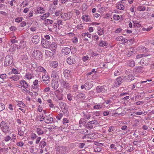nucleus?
I'll use <instances>...</instances> for the list:
<instances>
[{
    "label": "nucleus",
    "instance_id": "5fc2aeb1",
    "mask_svg": "<svg viewBox=\"0 0 154 154\" xmlns=\"http://www.w3.org/2000/svg\"><path fill=\"white\" fill-rule=\"evenodd\" d=\"M63 115L62 113H59L58 115L56 117V118L58 120H60L62 117L63 116Z\"/></svg>",
    "mask_w": 154,
    "mask_h": 154
},
{
    "label": "nucleus",
    "instance_id": "bf43d9fd",
    "mask_svg": "<svg viewBox=\"0 0 154 154\" xmlns=\"http://www.w3.org/2000/svg\"><path fill=\"white\" fill-rule=\"evenodd\" d=\"M94 151L95 152H100L101 151V148L97 146L95 149Z\"/></svg>",
    "mask_w": 154,
    "mask_h": 154
},
{
    "label": "nucleus",
    "instance_id": "6e6552de",
    "mask_svg": "<svg viewBox=\"0 0 154 154\" xmlns=\"http://www.w3.org/2000/svg\"><path fill=\"white\" fill-rule=\"evenodd\" d=\"M42 44L43 47L46 48L49 47L50 43L46 39H43L42 40Z\"/></svg>",
    "mask_w": 154,
    "mask_h": 154
},
{
    "label": "nucleus",
    "instance_id": "72a5a7b5",
    "mask_svg": "<svg viewBox=\"0 0 154 154\" xmlns=\"http://www.w3.org/2000/svg\"><path fill=\"white\" fill-rule=\"evenodd\" d=\"M125 73L127 75L126 76H128L131 75V74H133V72L132 70L130 69L127 70L125 72Z\"/></svg>",
    "mask_w": 154,
    "mask_h": 154
},
{
    "label": "nucleus",
    "instance_id": "3c124183",
    "mask_svg": "<svg viewBox=\"0 0 154 154\" xmlns=\"http://www.w3.org/2000/svg\"><path fill=\"white\" fill-rule=\"evenodd\" d=\"M124 38L122 36H119L116 38V40L117 41H123Z\"/></svg>",
    "mask_w": 154,
    "mask_h": 154
},
{
    "label": "nucleus",
    "instance_id": "79ce46f5",
    "mask_svg": "<svg viewBox=\"0 0 154 154\" xmlns=\"http://www.w3.org/2000/svg\"><path fill=\"white\" fill-rule=\"evenodd\" d=\"M145 9L146 8L143 6H139L137 8V10L140 11H144Z\"/></svg>",
    "mask_w": 154,
    "mask_h": 154
},
{
    "label": "nucleus",
    "instance_id": "a19ab883",
    "mask_svg": "<svg viewBox=\"0 0 154 154\" xmlns=\"http://www.w3.org/2000/svg\"><path fill=\"white\" fill-rule=\"evenodd\" d=\"M42 79L43 81H48L49 79V77L47 75H45L42 76Z\"/></svg>",
    "mask_w": 154,
    "mask_h": 154
},
{
    "label": "nucleus",
    "instance_id": "f8f14e48",
    "mask_svg": "<svg viewBox=\"0 0 154 154\" xmlns=\"http://www.w3.org/2000/svg\"><path fill=\"white\" fill-rule=\"evenodd\" d=\"M51 86L54 89H56L59 86L58 81L55 80H52L51 82Z\"/></svg>",
    "mask_w": 154,
    "mask_h": 154
},
{
    "label": "nucleus",
    "instance_id": "69168bd1",
    "mask_svg": "<svg viewBox=\"0 0 154 154\" xmlns=\"http://www.w3.org/2000/svg\"><path fill=\"white\" fill-rule=\"evenodd\" d=\"M114 130V127L110 126L109 127L108 131L109 132H111L113 131Z\"/></svg>",
    "mask_w": 154,
    "mask_h": 154
},
{
    "label": "nucleus",
    "instance_id": "39448f33",
    "mask_svg": "<svg viewBox=\"0 0 154 154\" xmlns=\"http://www.w3.org/2000/svg\"><path fill=\"white\" fill-rule=\"evenodd\" d=\"M96 89L97 93H103L107 90V88L105 86H98L96 87Z\"/></svg>",
    "mask_w": 154,
    "mask_h": 154
},
{
    "label": "nucleus",
    "instance_id": "680f3d73",
    "mask_svg": "<svg viewBox=\"0 0 154 154\" xmlns=\"http://www.w3.org/2000/svg\"><path fill=\"white\" fill-rule=\"evenodd\" d=\"M89 58V57L88 55H87L85 56H84L82 58L83 61H86L88 60Z\"/></svg>",
    "mask_w": 154,
    "mask_h": 154
},
{
    "label": "nucleus",
    "instance_id": "e433bc0d",
    "mask_svg": "<svg viewBox=\"0 0 154 154\" xmlns=\"http://www.w3.org/2000/svg\"><path fill=\"white\" fill-rule=\"evenodd\" d=\"M77 97L79 99H85V96L84 94L80 93L77 95Z\"/></svg>",
    "mask_w": 154,
    "mask_h": 154
},
{
    "label": "nucleus",
    "instance_id": "0eeeda50",
    "mask_svg": "<svg viewBox=\"0 0 154 154\" xmlns=\"http://www.w3.org/2000/svg\"><path fill=\"white\" fill-rule=\"evenodd\" d=\"M122 80L121 77H119L114 81V86L115 87H118L119 85L122 83Z\"/></svg>",
    "mask_w": 154,
    "mask_h": 154
},
{
    "label": "nucleus",
    "instance_id": "8fccbe9b",
    "mask_svg": "<svg viewBox=\"0 0 154 154\" xmlns=\"http://www.w3.org/2000/svg\"><path fill=\"white\" fill-rule=\"evenodd\" d=\"M22 18L21 17H19L15 19V21L16 22L19 23L22 21Z\"/></svg>",
    "mask_w": 154,
    "mask_h": 154
},
{
    "label": "nucleus",
    "instance_id": "6ab92c4d",
    "mask_svg": "<svg viewBox=\"0 0 154 154\" xmlns=\"http://www.w3.org/2000/svg\"><path fill=\"white\" fill-rule=\"evenodd\" d=\"M51 77L53 78V79H58V75L55 71H52L51 74Z\"/></svg>",
    "mask_w": 154,
    "mask_h": 154
},
{
    "label": "nucleus",
    "instance_id": "774afa93",
    "mask_svg": "<svg viewBox=\"0 0 154 154\" xmlns=\"http://www.w3.org/2000/svg\"><path fill=\"white\" fill-rule=\"evenodd\" d=\"M67 97L68 99L70 101H71L72 100V97L71 95L70 94H69L67 95Z\"/></svg>",
    "mask_w": 154,
    "mask_h": 154
},
{
    "label": "nucleus",
    "instance_id": "7c9ffc66",
    "mask_svg": "<svg viewBox=\"0 0 154 154\" xmlns=\"http://www.w3.org/2000/svg\"><path fill=\"white\" fill-rule=\"evenodd\" d=\"M135 62L133 60H131L128 61V65L132 67H134L135 66Z\"/></svg>",
    "mask_w": 154,
    "mask_h": 154
},
{
    "label": "nucleus",
    "instance_id": "ea45409f",
    "mask_svg": "<svg viewBox=\"0 0 154 154\" xmlns=\"http://www.w3.org/2000/svg\"><path fill=\"white\" fill-rule=\"evenodd\" d=\"M36 131L37 134L39 135L42 134L44 133L43 130L40 128H37Z\"/></svg>",
    "mask_w": 154,
    "mask_h": 154
},
{
    "label": "nucleus",
    "instance_id": "4c0bfd02",
    "mask_svg": "<svg viewBox=\"0 0 154 154\" xmlns=\"http://www.w3.org/2000/svg\"><path fill=\"white\" fill-rule=\"evenodd\" d=\"M58 63L56 62L55 61H53L51 64V66L54 68H55L57 67L58 66Z\"/></svg>",
    "mask_w": 154,
    "mask_h": 154
},
{
    "label": "nucleus",
    "instance_id": "a878e982",
    "mask_svg": "<svg viewBox=\"0 0 154 154\" xmlns=\"http://www.w3.org/2000/svg\"><path fill=\"white\" fill-rule=\"evenodd\" d=\"M20 83L22 85V87L24 88H26L28 87V85L25 81H21L20 82Z\"/></svg>",
    "mask_w": 154,
    "mask_h": 154
},
{
    "label": "nucleus",
    "instance_id": "ddd939ff",
    "mask_svg": "<svg viewBox=\"0 0 154 154\" xmlns=\"http://www.w3.org/2000/svg\"><path fill=\"white\" fill-rule=\"evenodd\" d=\"M40 39V37L39 36L35 35L32 38V41L33 42L37 44L39 42Z\"/></svg>",
    "mask_w": 154,
    "mask_h": 154
},
{
    "label": "nucleus",
    "instance_id": "de8ad7c7",
    "mask_svg": "<svg viewBox=\"0 0 154 154\" xmlns=\"http://www.w3.org/2000/svg\"><path fill=\"white\" fill-rule=\"evenodd\" d=\"M47 101L48 103H50V104H49V106L50 107H53V106H54V105L53 103H51L52 100H51V99L48 100H47Z\"/></svg>",
    "mask_w": 154,
    "mask_h": 154
},
{
    "label": "nucleus",
    "instance_id": "dca6fc26",
    "mask_svg": "<svg viewBox=\"0 0 154 154\" xmlns=\"http://www.w3.org/2000/svg\"><path fill=\"white\" fill-rule=\"evenodd\" d=\"M60 92V91L58 90L56 91L55 92V94L57 98V99L59 100H62L63 99V94H59L58 95L56 93L57 92Z\"/></svg>",
    "mask_w": 154,
    "mask_h": 154
},
{
    "label": "nucleus",
    "instance_id": "cd10ccee",
    "mask_svg": "<svg viewBox=\"0 0 154 154\" xmlns=\"http://www.w3.org/2000/svg\"><path fill=\"white\" fill-rule=\"evenodd\" d=\"M11 79H13L15 81H17L19 79V76L16 75H15L14 76L10 78Z\"/></svg>",
    "mask_w": 154,
    "mask_h": 154
},
{
    "label": "nucleus",
    "instance_id": "4d7b16f0",
    "mask_svg": "<svg viewBox=\"0 0 154 154\" xmlns=\"http://www.w3.org/2000/svg\"><path fill=\"white\" fill-rule=\"evenodd\" d=\"M98 35H101L103 34V30L100 29L98 30Z\"/></svg>",
    "mask_w": 154,
    "mask_h": 154
},
{
    "label": "nucleus",
    "instance_id": "864d4df0",
    "mask_svg": "<svg viewBox=\"0 0 154 154\" xmlns=\"http://www.w3.org/2000/svg\"><path fill=\"white\" fill-rule=\"evenodd\" d=\"M56 22L57 23V24H58V25L60 27V25H62V21L61 20H57L56 21Z\"/></svg>",
    "mask_w": 154,
    "mask_h": 154
},
{
    "label": "nucleus",
    "instance_id": "13d9d810",
    "mask_svg": "<svg viewBox=\"0 0 154 154\" xmlns=\"http://www.w3.org/2000/svg\"><path fill=\"white\" fill-rule=\"evenodd\" d=\"M84 116L85 118L87 119H89L91 117V115L89 113H88L87 114H84Z\"/></svg>",
    "mask_w": 154,
    "mask_h": 154
},
{
    "label": "nucleus",
    "instance_id": "20e7f679",
    "mask_svg": "<svg viewBox=\"0 0 154 154\" xmlns=\"http://www.w3.org/2000/svg\"><path fill=\"white\" fill-rule=\"evenodd\" d=\"M150 59L146 56L143 58L140 62V64L143 66H147L149 64V61Z\"/></svg>",
    "mask_w": 154,
    "mask_h": 154
},
{
    "label": "nucleus",
    "instance_id": "c9c22d12",
    "mask_svg": "<svg viewBox=\"0 0 154 154\" xmlns=\"http://www.w3.org/2000/svg\"><path fill=\"white\" fill-rule=\"evenodd\" d=\"M117 8L118 9L120 10H123L125 8L124 5L122 4H118L117 5Z\"/></svg>",
    "mask_w": 154,
    "mask_h": 154
},
{
    "label": "nucleus",
    "instance_id": "a211bd4d",
    "mask_svg": "<svg viewBox=\"0 0 154 154\" xmlns=\"http://www.w3.org/2000/svg\"><path fill=\"white\" fill-rule=\"evenodd\" d=\"M82 20L86 22L91 21V18L88 15H84L82 16Z\"/></svg>",
    "mask_w": 154,
    "mask_h": 154
},
{
    "label": "nucleus",
    "instance_id": "f3484780",
    "mask_svg": "<svg viewBox=\"0 0 154 154\" xmlns=\"http://www.w3.org/2000/svg\"><path fill=\"white\" fill-rule=\"evenodd\" d=\"M25 128L24 127H21L20 128L18 131V134L20 136L23 135L24 132L25 131Z\"/></svg>",
    "mask_w": 154,
    "mask_h": 154
},
{
    "label": "nucleus",
    "instance_id": "f257e3e1",
    "mask_svg": "<svg viewBox=\"0 0 154 154\" xmlns=\"http://www.w3.org/2000/svg\"><path fill=\"white\" fill-rule=\"evenodd\" d=\"M1 130L5 133H7L10 131L9 125L8 124L5 122L2 121L0 124Z\"/></svg>",
    "mask_w": 154,
    "mask_h": 154
},
{
    "label": "nucleus",
    "instance_id": "4be33fe9",
    "mask_svg": "<svg viewBox=\"0 0 154 154\" xmlns=\"http://www.w3.org/2000/svg\"><path fill=\"white\" fill-rule=\"evenodd\" d=\"M60 28V27L58 25V24H57V22H55L54 23L53 26L52 27H48V29L49 31H52V29H53L54 28H58L59 29Z\"/></svg>",
    "mask_w": 154,
    "mask_h": 154
},
{
    "label": "nucleus",
    "instance_id": "393cba45",
    "mask_svg": "<svg viewBox=\"0 0 154 154\" xmlns=\"http://www.w3.org/2000/svg\"><path fill=\"white\" fill-rule=\"evenodd\" d=\"M53 23V21L51 20L47 19H45V24L46 26L47 25L52 24Z\"/></svg>",
    "mask_w": 154,
    "mask_h": 154
},
{
    "label": "nucleus",
    "instance_id": "e2e57ef3",
    "mask_svg": "<svg viewBox=\"0 0 154 154\" xmlns=\"http://www.w3.org/2000/svg\"><path fill=\"white\" fill-rule=\"evenodd\" d=\"M11 139V137L9 136H7L5 137V140L7 142L9 140Z\"/></svg>",
    "mask_w": 154,
    "mask_h": 154
},
{
    "label": "nucleus",
    "instance_id": "0e129e2a",
    "mask_svg": "<svg viewBox=\"0 0 154 154\" xmlns=\"http://www.w3.org/2000/svg\"><path fill=\"white\" fill-rule=\"evenodd\" d=\"M121 129L122 130L126 131L128 129V127L126 125H124L122 127Z\"/></svg>",
    "mask_w": 154,
    "mask_h": 154
},
{
    "label": "nucleus",
    "instance_id": "37998d69",
    "mask_svg": "<svg viewBox=\"0 0 154 154\" xmlns=\"http://www.w3.org/2000/svg\"><path fill=\"white\" fill-rule=\"evenodd\" d=\"M122 72L120 69H118L114 72V75L115 76H117L121 73Z\"/></svg>",
    "mask_w": 154,
    "mask_h": 154
},
{
    "label": "nucleus",
    "instance_id": "7ed1b4c3",
    "mask_svg": "<svg viewBox=\"0 0 154 154\" xmlns=\"http://www.w3.org/2000/svg\"><path fill=\"white\" fill-rule=\"evenodd\" d=\"M13 61V57L9 55L6 56L5 60V65L6 66H8L11 65Z\"/></svg>",
    "mask_w": 154,
    "mask_h": 154
},
{
    "label": "nucleus",
    "instance_id": "473e14b6",
    "mask_svg": "<svg viewBox=\"0 0 154 154\" xmlns=\"http://www.w3.org/2000/svg\"><path fill=\"white\" fill-rule=\"evenodd\" d=\"M64 17L63 18L65 20H68V19H70V14L68 13H65L64 14Z\"/></svg>",
    "mask_w": 154,
    "mask_h": 154
},
{
    "label": "nucleus",
    "instance_id": "aec40b11",
    "mask_svg": "<svg viewBox=\"0 0 154 154\" xmlns=\"http://www.w3.org/2000/svg\"><path fill=\"white\" fill-rule=\"evenodd\" d=\"M50 47L51 50H53L54 52H55L57 48V44L56 43L53 42L51 44Z\"/></svg>",
    "mask_w": 154,
    "mask_h": 154
},
{
    "label": "nucleus",
    "instance_id": "f704fd0d",
    "mask_svg": "<svg viewBox=\"0 0 154 154\" xmlns=\"http://www.w3.org/2000/svg\"><path fill=\"white\" fill-rule=\"evenodd\" d=\"M37 12L38 13L42 14L45 12L44 9L42 7H39L37 8Z\"/></svg>",
    "mask_w": 154,
    "mask_h": 154
},
{
    "label": "nucleus",
    "instance_id": "58836bf2",
    "mask_svg": "<svg viewBox=\"0 0 154 154\" xmlns=\"http://www.w3.org/2000/svg\"><path fill=\"white\" fill-rule=\"evenodd\" d=\"M108 44L106 42L104 41H101L99 44V45L100 46L104 47L107 45Z\"/></svg>",
    "mask_w": 154,
    "mask_h": 154
},
{
    "label": "nucleus",
    "instance_id": "2f4dec72",
    "mask_svg": "<svg viewBox=\"0 0 154 154\" xmlns=\"http://www.w3.org/2000/svg\"><path fill=\"white\" fill-rule=\"evenodd\" d=\"M6 77V75L5 74H3L0 75V78L1 80L0 82H3L4 79Z\"/></svg>",
    "mask_w": 154,
    "mask_h": 154
},
{
    "label": "nucleus",
    "instance_id": "c85d7f7f",
    "mask_svg": "<svg viewBox=\"0 0 154 154\" xmlns=\"http://www.w3.org/2000/svg\"><path fill=\"white\" fill-rule=\"evenodd\" d=\"M105 107V106L103 104L101 105L100 104H97V105L94 106L93 108L94 109H101Z\"/></svg>",
    "mask_w": 154,
    "mask_h": 154
},
{
    "label": "nucleus",
    "instance_id": "423d86ee",
    "mask_svg": "<svg viewBox=\"0 0 154 154\" xmlns=\"http://www.w3.org/2000/svg\"><path fill=\"white\" fill-rule=\"evenodd\" d=\"M62 86L65 88L69 89L70 88L69 83L66 80L61 79L60 81Z\"/></svg>",
    "mask_w": 154,
    "mask_h": 154
},
{
    "label": "nucleus",
    "instance_id": "603ef678",
    "mask_svg": "<svg viewBox=\"0 0 154 154\" xmlns=\"http://www.w3.org/2000/svg\"><path fill=\"white\" fill-rule=\"evenodd\" d=\"M69 122V120L67 118H64L63 120V124L68 123Z\"/></svg>",
    "mask_w": 154,
    "mask_h": 154
},
{
    "label": "nucleus",
    "instance_id": "b1692460",
    "mask_svg": "<svg viewBox=\"0 0 154 154\" xmlns=\"http://www.w3.org/2000/svg\"><path fill=\"white\" fill-rule=\"evenodd\" d=\"M37 71L38 72H43L44 73H45L46 72L45 69L41 66L38 67L37 69Z\"/></svg>",
    "mask_w": 154,
    "mask_h": 154
},
{
    "label": "nucleus",
    "instance_id": "412c9836",
    "mask_svg": "<svg viewBox=\"0 0 154 154\" xmlns=\"http://www.w3.org/2000/svg\"><path fill=\"white\" fill-rule=\"evenodd\" d=\"M70 71L67 69L65 70L63 72L65 78L69 77L70 75Z\"/></svg>",
    "mask_w": 154,
    "mask_h": 154
},
{
    "label": "nucleus",
    "instance_id": "338daca9",
    "mask_svg": "<svg viewBox=\"0 0 154 154\" xmlns=\"http://www.w3.org/2000/svg\"><path fill=\"white\" fill-rule=\"evenodd\" d=\"M60 14V11L58 10L57 11L55 12V14L56 16H58Z\"/></svg>",
    "mask_w": 154,
    "mask_h": 154
},
{
    "label": "nucleus",
    "instance_id": "1a4fd4ad",
    "mask_svg": "<svg viewBox=\"0 0 154 154\" xmlns=\"http://www.w3.org/2000/svg\"><path fill=\"white\" fill-rule=\"evenodd\" d=\"M71 51V49L68 48L64 47L62 49V54L64 55H67Z\"/></svg>",
    "mask_w": 154,
    "mask_h": 154
},
{
    "label": "nucleus",
    "instance_id": "052dcab7",
    "mask_svg": "<svg viewBox=\"0 0 154 154\" xmlns=\"http://www.w3.org/2000/svg\"><path fill=\"white\" fill-rule=\"evenodd\" d=\"M60 106H61V107H63L65 108L66 104L62 102H60L59 103Z\"/></svg>",
    "mask_w": 154,
    "mask_h": 154
},
{
    "label": "nucleus",
    "instance_id": "6e6d98bb",
    "mask_svg": "<svg viewBox=\"0 0 154 154\" xmlns=\"http://www.w3.org/2000/svg\"><path fill=\"white\" fill-rule=\"evenodd\" d=\"M85 119H81L79 121V123L80 125H83L85 122Z\"/></svg>",
    "mask_w": 154,
    "mask_h": 154
},
{
    "label": "nucleus",
    "instance_id": "bb28decb",
    "mask_svg": "<svg viewBox=\"0 0 154 154\" xmlns=\"http://www.w3.org/2000/svg\"><path fill=\"white\" fill-rule=\"evenodd\" d=\"M26 78L28 79H30L33 78V75L30 72H27L26 75Z\"/></svg>",
    "mask_w": 154,
    "mask_h": 154
},
{
    "label": "nucleus",
    "instance_id": "f03ea898",
    "mask_svg": "<svg viewBox=\"0 0 154 154\" xmlns=\"http://www.w3.org/2000/svg\"><path fill=\"white\" fill-rule=\"evenodd\" d=\"M32 57L37 60H39L42 57L41 52L39 50H35L32 54Z\"/></svg>",
    "mask_w": 154,
    "mask_h": 154
},
{
    "label": "nucleus",
    "instance_id": "a18cd8bd",
    "mask_svg": "<svg viewBox=\"0 0 154 154\" xmlns=\"http://www.w3.org/2000/svg\"><path fill=\"white\" fill-rule=\"evenodd\" d=\"M5 108V105L2 103H0V111H2Z\"/></svg>",
    "mask_w": 154,
    "mask_h": 154
},
{
    "label": "nucleus",
    "instance_id": "5701e85b",
    "mask_svg": "<svg viewBox=\"0 0 154 154\" xmlns=\"http://www.w3.org/2000/svg\"><path fill=\"white\" fill-rule=\"evenodd\" d=\"M85 89L86 90H89L92 88V85L88 82H86L84 84Z\"/></svg>",
    "mask_w": 154,
    "mask_h": 154
},
{
    "label": "nucleus",
    "instance_id": "9b49d317",
    "mask_svg": "<svg viewBox=\"0 0 154 154\" xmlns=\"http://www.w3.org/2000/svg\"><path fill=\"white\" fill-rule=\"evenodd\" d=\"M67 62L68 64L70 65H72L75 63V60L74 57L70 56L67 59Z\"/></svg>",
    "mask_w": 154,
    "mask_h": 154
},
{
    "label": "nucleus",
    "instance_id": "c756f323",
    "mask_svg": "<svg viewBox=\"0 0 154 154\" xmlns=\"http://www.w3.org/2000/svg\"><path fill=\"white\" fill-rule=\"evenodd\" d=\"M133 23H134L133 26L135 27L138 28L141 26V25L139 24V23L138 21H133Z\"/></svg>",
    "mask_w": 154,
    "mask_h": 154
},
{
    "label": "nucleus",
    "instance_id": "2eb2a0df",
    "mask_svg": "<svg viewBox=\"0 0 154 154\" xmlns=\"http://www.w3.org/2000/svg\"><path fill=\"white\" fill-rule=\"evenodd\" d=\"M134 70L137 72H142L143 71V67L142 66H136L134 68Z\"/></svg>",
    "mask_w": 154,
    "mask_h": 154
},
{
    "label": "nucleus",
    "instance_id": "09e8293b",
    "mask_svg": "<svg viewBox=\"0 0 154 154\" xmlns=\"http://www.w3.org/2000/svg\"><path fill=\"white\" fill-rule=\"evenodd\" d=\"M91 124L97 125L98 124V122L96 120H93L89 122Z\"/></svg>",
    "mask_w": 154,
    "mask_h": 154
},
{
    "label": "nucleus",
    "instance_id": "c03bdc74",
    "mask_svg": "<svg viewBox=\"0 0 154 154\" xmlns=\"http://www.w3.org/2000/svg\"><path fill=\"white\" fill-rule=\"evenodd\" d=\"M17 105L21 107H24L25 106V104L24 103H23V102L22 101H18Z\"/></svg>",
    "mask_w": 154,
    "mask_h": 154
},
{
    "label": "nucleus",
    "instance_id": "9d476101",
    "mask_svg": "<svg viewBox=\"0 0 154 154\" xmlns=\"http://www.w3.org/2000/svg\"><path fill=\"white\" fill-rule=\"evenodd\" d=\"M50 116V115H49L48 116H45V119H44V122L47 124L51 123L53 122V118L51 117H48Z\"/></svg>",
    "mask_w": 154,
    "mask_h": 154
},
{
    "label": "nucleus",
    "instance_id": "49530a36",
    "mask_svg": "<svg viewBox=\"0 0 154 154\" xmlns=\"http://www.w3.org/2000/svg\"><path fill=\"white\" fill-rule=\"evenodd\" d=\"M113 17L114 20H119L120 18L119 16L118 15H113Z\"/></svg>",
    "mask_w": 154,
    "mask_h": 154
},
{
    "label": "nucleus",
    "instance_id": "4468645a",
    "mask_svg": "<svg viewBox=\"0 0 154 154\" xmlns=\"http://www.w3.org/2000/svg\"><path fill=\"white\" fill-rule=\"evenodd\" d=\"M133 74H131V75L129 76H124V79L125 80H126L128 82H131L133 80L134 78V76L133 75Z\"/></svg>",
    "mask_w": 154,
    "mask_h": 154
}]
</instances>
